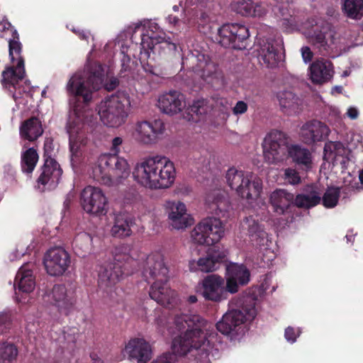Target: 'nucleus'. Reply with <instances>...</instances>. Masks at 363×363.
Segmentation results:
<instances>
[{"mask_svg":"<svg viewBox=\"0 0 363 363\" xmlns=\"http://www.w3.org/2000/svg\"><path fill=\"white\" fill-rule=\"evenodd\" d=\"M44 299L57 307L59 311L68 315L75 303L72 292H68L64 284H55L51 291L45 293Z\"/></svg>","mask_w":363,"mask_h":363,"instance_id":"nucleus-17","label":"nucleus"},{"mask_svg":"<svg viewBox=\"0 0 363 363\" xmlns=\"http://www.w3.org/2000/svg\"><path fill=\"white\" fill-rule=\"evenodd\" d=\"M133 175L140 185L151 189H167L174 182V163L160 155L149 157L136 164Z\"/></svg>","mask_w":363,"mask_h":363,"instance_id":"nucleus-2","label":"nucleus"},{"mask_svg":"<svg viewBox=\"0 0 363 363\" xmlns=\"http://www.w3.org/2000/svg\"><path fill=\"white\" fill-rule=\"evenodd\" d=\"M224 279L216 274L206 276L202 281V296L207 301L220 302L227 299L223 291Z\"/></svg>","mask_w":363,"mask_h":363,"instance_id":"nucleus-23","label":"nucleus"},{"mask_svg":"<svg viewBox=\"0 0 363 363\" xmlns=\"http://www.w3.org/2000/svg\"><path fill=\"white\" fill-rule=\"evenodd\" d=\"M158 106L165 113H177L186 106L184 96L177 91H170L160 96Z\"/></svg>","mask_w":363,"mask_h":363,"instance_id":"nucleus-27","label":"nucleus"},{"mask_svg":"<svg viewBox=\"0 0 363 363\" xmlns=\"http://www.w3.org/2000/svg\"><path fill=\"white\" fill-rule=\"evenodd\" d=\"M70 256L62 247H53L47 251L44 256L43 263L48 274L61 276L70 264Z\"/></svg>","mask_w":363,"mask_h":363,"instance_id":"nucleus-16","label":"nucleus"},{"mask_svg":"<svg viewBox=\"0 0 363 363\" xmlns=\"http://www.w3.org/2000/svg\"><path fill=\"white\" fill-rule=\"evenodd\" d=\"M320 201V194L315 187L312 186L309 192L306 194H298L295 196L294 203L297 208L309 209L318 205Z\"/></svg>","mask_w":363,"mask_h":363,"instance_id":"nucleus-37","label":"nucleus"},{"mask_svg":"<svg viewBox=\"0 0 363 363\" xmlns=\"http://www.w3.org/2000/svg\"><path fill=\"white\" fill-rule=\"evenodd\" d=\"M182 65L203 79L211 76L216 71V65L210 57L199 50L190 51L183 57Z\"/></svg>","mask_w":363,"mask_h":363,"instance_id":"nucleus-14","label":"nucleus"},{"mask_svg":"<svg viewBox=\"0 0 363 363\" xmlns=\"http://www.w3.org/2000/svg\"><path fill=\"white\" fill-rule=\"evenodd\" d=\"M169 218L172 221V227L177 230L185 228L193 223V218L186 213L185 204L182 202L172 204Z\"/></svg>","mask_w":363,"mask_h":363,"instance_id":"nucleus-32","label":"nucleus"},{"mask_svg":"<svg viewBox=\"0 0 363 363\" xmlns=\"http://www.w3.org/2000/svg\"><path fill=\"white\" fill-rule=\"evenodd\" d=\"M269 199L274 211L279 215H291L292 222L296 208L294 195L284 189H277L271 194Z\"/></svg>","mask_w":363,"mask_h":363,"instance_id":"nucleus-24","label":"nucleus"},{"mask_svg":"<svg viewBox=\"0 0 363 363\" xmlns=\"http://www.w3.org/2000/svg\"><path fill=\"white\" fill-rule=\"evenodd\" d=\"M27 265L22 266L18 271L15 280L14 288L16 294H29L32 292L35 286V277L33 271L27 268Z\"/></svg>","mask_w":363,"mask_h":363,"instance_id":"nucleus-30","label":"nucleus"},{"mask_svg":"<svg viewBox=\"0 0 363 363\" xmlns=\"http://www.w3.org/2000/svg\"><path fill=\"white\" fill-rule=\"evenodd\" d=\"M227 274L241 286L247 285L250 280V272L244 264H230L227 267Z\"/></svg>","mask_w":363,"mask_h":363,"instance_id":"nucleus-40","label":"nucleus"},{"mask_svg":"<svg viewBox=\"0 0 363 363\" xmlns=\"http://www.w3.org/2000/svg\"><path fill=\"white\" fill-rule=\"evenodd\" d=\"M225 255L223 252L208 253L206 257H201L195 262H190V267H194L196 264V269L203 272H210L216 270L221 262L225 260Z\"/></svg>","mask_w":363,"mask_h":363,"instance_id":"nucleus-34","label":"nucleus"},{"mask_svg":"<svg viewBox=\"0 0 363 363\" xmlns=\"http://www.w3.org/2000/svg\"><path fill=\"white\" fill-rule=\"evenodd\" d=\"M18 350L12 343H3L0 346V363H12L16 358Z\"/></svg>","mask_w":363,"mask_h":363,"instance_id":"nucleus-45","label":"nucleus"},{"mask_svg":"<svg viewBox=\"0 0 363 363\" xmlns=\"http://www.w3.org/2000/svg\"><path fill=\"white\" fill-rule=\"evenodd\" d=\"M233 308L223 315L216 323L217 330L223 335H229L246 321H252L257 315L255 300L250 296L243 297Z\"/></svg>","mask_w":363,"mask_h":363,"instance_id":"nucleus-6","label":"nucleus"},{"mask_svg":"<svg viewBox=\"0 0 363 363\" xmlns=\"http://www.w3.org/2000/svg\"><path fill=\"white\" fill-rule=\"evenodd\" d=\"M258 59L262 65L268 68L276 67L281 60V55L277 45L267 40L259 50Z\"/></svg>","mask_w":363,"mask_h":363,"instance_id":"nucleus-31","label":"nucleus"},{"mask_svg":"<svg viewBox=\"0 0 363 363\" xmlns=\"http://www.w3.org/2000/svg\"><path fill=\"white\" fill-rule=\"evenodd\" d=\"M150 297L160 305L174 308L178 303V296L176 291L172 289L168 281H154L150 288Z\"/></svg>","mask_w":363,"mask_h":363,"instance_id":"nucleus-20","label":"nucleus"},{"mask_svg":"<svg viewBox=\"0 0 363 363\" xmlns=\"http://www.w3.org/2000/svg\"><path fill=\"white\" fill-rule=\"evenodd\" d=\"M280 106L287 114L296 113L298 109V97L291 91H284L278 94Z\"/></svg>","mask_w":363,"mask_h":363,"instance_id":"nucleus-39","label":"nucleus"},{"mask_svg":"<svg viewBox=\"0 0 363 363\" xmlns=\"http://www.w3.org/2000/svg\"><path fill=\"white\" fill-rule=\"evenodd\" d=\"M92 238L86 233H78L73 240L72 247L74 253L82 257H84L91 250Z\"/></svg>","mask_w":363,"mask_h":363,"instance_id":"nucleus-38","label":"nucleus"},{"mask_svg":"<svg viewBox=\"0 0 363 363\" xmlns=\"http://www.w3.org/2000/svg\"><path fill=\"white\" fill-rule=\"evenodd\" d=\"M204 104L205 101L203 100H198L194 101L192 105L189 106L186 111L189 116L188 120L196 121L194 118V116H199L204 115L207 111V108L205 107Z\"/></svg>","mask_w":363,"mask_h":363,"instance_id":"nucleus-47","label":"nucleus"},{"mask_svg":"<svg viewBox=\"0 0 363 363\" xmlns=\"http://www.w3.org/2000/svg\"><path fill=\"white\" fill-rule=\"evenodd\" d=\"M284 178L288 183L292 185H296L301 182V177L298 172L292 168L284 169Z\"/></svg>","mask_w":363,"mask_h":363,"instance_id":"nucleus-50","label":"nucleus"},{"mask_svg":"<svg viewBox=\"0 0 363 363\" xmlns=\"http://www.w3.org/2000/svg\"><path fill=\"white\" fill-rule=\"evenodd\" d=\"M38 154L33 147H30L21 154V167L23 172L31 174L38 161Z\"/></svg>","mask_w":363,"mask_h":363,"instance_id":"nucleus-41","label":"nucleus"},{"mask_svg":"<svg viewBox=\"0 0 363 363\" xmlns=\"http://www.w3.org/2000/svg\"><path fill=\"white\" fill-rule=\"evenodd\" d=\"M147 33L141 35L140 60L145 72L153 74L154 67L148 62L146 65L143 62L145 59L150 57V51L156 49L157 46L159 49H167L169 53L174 54L177 50V45L168 40H160V38L152 31L150 34L148 31Z\"/></svg>","mask_w":363,"mask_h":363,"instance_id":"nucleus-13","label":"nucleus"},{"mask_svg":"<svg viewBox=\"0 0 363 363\" xmlns=\"http://www.w3.org/2000/svg\"><path fill=\"white\" fill-rule=\"evenodd\" d=\"M175 356L172 353H164L153 360L151 363H174Z\"/></svg>","mask_w":363,"mask_h":363,"instance_id":"nucleus-53","label":"nucleus"},{"mask_svg":"<svg viewBox=\"0 0 363 363\" xmlns=\"http://www.w3.org/2000/svg\"><path fill=\"white\" fill-rule=\"evenodd\" d=\"M67 130L68 133L69 134L70 137L73 135V133L75 132L74 129L71 127V124L69 123L67 125Z\"/></svg>","mask_w":363,"mask_h":363,"instance_id":"nucleus-64","label":"nucleus"},{"mask_svg":"<svg viewBox=\"0 0 363 363\" xmlns=\"http://www.w3.org/2000/svg\"><path fill=\"white\" fill-rule=\"evenodd\" d=\"M9 57L13 63L17 60L16 67H9L2 72V84L9 89L11 92L16 91L18 83L25 76L24 60L20 55L21 52V43L16 40H10L9 42Z\"/></svg>","mask_w":363,"mask_h":363,"instance_id":"nucleus-11","label":"nucleus"},{"mask_svg":"<svg viewBox=\"0 0 363 363\" xmlns=\"http://www.w3.org/2000/svg\"><path fill=\"white\" fill-rule=\"evenodd\" d=\"M209 208L212 213L218 216H224V213L228 212L230 208V203L226 198L218 194L209 204Z\"/></svg>","mask_w":363,"mask_h":363,"instance_id":"nucleus-44","label":"nucleus"},{"mask_svg":"<svg viewBox=\"0 0 363 363\" xmlns=\"http://www.w3.org/2000/svg\"><path fill=\"white\" fill-rule=\"evenodd\" d=\"M81 205L88 213L105 214L107 199L100 188L87 186L81 193Z\"/></svg>","mask_w":363,"mask_h":363,"instance_id":"nucleus-15","label":"nucleus"},{"mask_svg":"<svg viewBox=\"0 0 363 363\" xmlns=\"http://www.w3.org/2000/svg\"><path fill=\"white\" fill-rule=\"evenodd\" d=\"M72 31L77 35L81 40H88L89 38V33L84 30L73 28Z\"/></svg>","mask_w":363,"mask_h":363,"instance_id":"nucleus-58","label":"nucleus"},{"mask_svg":"<svg viewBox=\"0 0 363 363\" xmlns=\"http://www.w3.org/2000/svg\"><path fill=\"white\" fill-rule=\"evenodd\" d=\"M125 352L130 359H136L138 363H147L152 358V348L143 338H133L125 345Z\"/></svg>","mask_w":363,"mask_h":363,"instance_id":"nucleus-26","label":"nucleus"},{"mask_svg":"<svg viewBox=\"0 0 363 363\" xmlns=\"http://www.w3.org/2000/svg\"><path fill=\"white\" fill-rule=\"evenodd\" d=\"M343 10L347 17L359 19L363 16V0H345Z\"/></svg>","mask_w":363,"mask_h":363,"instance_id":"nucleus-42","label":"nucleus"},{"mask_svg":"<svg viewBox=\"0 0 363 363\" xmlns=\"http://www.w3.org/2000/svg\"><path fill=\"white\" fill-rule=\"evenodd\" d=\"M247 110V105L245 102L242 101H239L236 103L235 107L233 108V113L236 115L242 114L245 113Z\"/></svg>","mask_w":363,"mask_h":363,"instance_id":"nucleus-55","label":"nucleus"},{"mask_svg":"<svg viewBox=\"0 0 363 363\" xmlns=\"http://www.w3.org/2000/svg\"><path fill=\"white\" fill-rule=\"evenodd\" d=\"M62 174V169L59 163L52 157L45 159L40 168V174L37 179L38 184L48 186V189H55L60 182Z\"/></svg>","mask_w":363,"mask_h":363,"instance_id":"nucleus-22","label":"nucleus"},{"mask_svg":"<svg viewBox=\"0 0 363 363\" xmlns=\"http://www.w3.org/2000/svg\"><path fill=\"white\" fill-rule=\"evenodd\" d=\"M74 111L78 118L84 116V114H83L84 111H82V110L79 104H75V106L74 107Z\"/></svg>","mask_w":363,"mask_h":363,"instance_id":"nucleus-61","label":"nucleus"},{"mask_svg":"<svg viewBox=\"0 0 363 363\" xmlns=\"http://www.w3.org/2000/svg\"><path fill=\"white\" fill-rule=\"evenodd\" d=\"M11 326V315L8 313H0V333H4Z\"/></svg>","mask_w":363,"mask_h":363,"instance_id":"nucleus-51","label":"nucleus"},{"mask_svg":"<svg viewBox=\"0 0 363 363\" xmlns=\"http://www.w3.org/2000/svg\"><path fill=\"white\" fill-rule=\"evenodd\" d=\"M350 150L339 141H328L323 149V160L332 163L333 166H340L342 170L347 169L350 162Z\"/></svg>","mask_w":363,"mask_h":363,"instance_id":"nucleus-21","label":"nucleus"},{"mask_svg":"<svg viewBox=\"0 0 363 363\" xmlns=\"http://www.w3.org/2000/svg\"><path fill=\"white\" fill-rule=\"evenodd\" d=\"M301 55L305 62H308L312 60L313 53L309 47L305 46L301 48Z\"/></svg>","mask_w":363,"mask_h":363,"instance_id":"nucleus-56","label":"nucleus"},{"mask_svg":"<svg viewBox=\"0 0 363 363\" xmlns=\"http://www.w3.org/2000/svg\"><path fill=\"white\" fill-rule=\"evenodd\" d=\"M249 36V30L246 26L238 23H228L218 29L217 40L224 48L244 50L247 46Z\"/></svg>","mask_w":363,"mask_h":363,"instance_id":"nucleus-12","label":"nucleus"},{"mask_svg":"<svg viewBox=\"0 0 363 363\" xmlns=\"http://www.w3.org/2000/svg\"><path fill=\"white\" fill-rule=\"evenodd\" d=\"M130 104L128 96L118 93L106 98L99 105V115L102 122L110 127H118L125 123L128 116L126 108Z\"/></svg>","mask_w":363,"mask_h":363,"instance_id":"nucleus-8","label":"nucleus"},{"mask_svg":"<svg viewBox=\"0 0 363 363\" xmlns=\"http://www.w3.org/2000/svg\"><path fill=\"white\" fill-rule=\"evenodd\" d=\"M130 246L128 244L116 245L113 252V259L101 266L99 272V286L107 293L119 282L123 275L128 274L127 266L135 261L130 255Z\"/></svg>","mask_w":363,"mask_h":363,"instance_id":"nucleus-5","label":"nucleus"},{"mask_svg":"<svg viewBox=\"0 0 363 363\" xmlns=\"http://www.w3.org/2000/svg\"><path fill=\"white\" fill-rule=\"evenodd\" d=\"M242 228L247 229L250 237L263 238L265 232L261 228L259 223L252 216L245 218L242 223Z\"/></svg>","mask_w":363,"mask_h":363,"instance_id":"nucleus-46","label":"nucleus"},{"mask_svg":"<svg viewBox=\"0 0 363 363\" xmlns=\"http://www.w3.org/2000/svg\"><path fill=\"white\" fill-rule=\"evenodd\" d=\"M230 7L234 12L245 17H262L267 13L266 9L253 0H234Z\"/></svg>","mask_w":363,"mask_h":363,"instance_id":"nucleus-28","label":"nucleus"},{"mask_svg":"<svg viewBox=\"0 0 363 363\" xmlns=\"http://www.w3.org/2000/svg\"><path fill=\"white\" fill-rule=\"evenodd\" d=\"M174 328H168L169 333H181L178 338H174L172 348L179 355H186L193 349L198 350L206 341L203 332L206 320L197 314L177 313L174 316Z\"/></svg>","mask_w":363,"mask_h":363,"instance_id":"nucleus-1","label":"nucleus"},{"mask_svg":"<svg viewBox=\"0 0 363 363\" xmlns=\"http://www.w3.org/2000/svg\"><path fill=\"white\" fill-rule=\"evenodd\" d=\"M311 43L319 50L320 52L328 51V44L325 38V33L315 31L310 38Z\"/></svg>","mask_w":363,"mask_h":363,"instance_id":"nucleus-48","label":"nucleus"},{"mask_svg":"<svg viewBox=\"0 0 363 363\" xmlns=\"http://www.w3.org/2000/svg\"><path fill=\"white\" fill-rule=\"evenodd\" d=\"M134 220L126 213L116 214L114 218V223L111 228L112 236L118 238H124L131 235V227L134 224Z\"/></svg>","mask_w":363,"mask_h":363,"instance_id":"nucleus-33","label":"nucleus"},{"mask_svg":"<svg viewBox=\"0 0 363 363\" xmlns=\"http://www.w3.org/2000/svg\"><path fill=\"white\" fill-rule=\"evenodd\" d=\"M241 285L238 284V282L228 275L226 278V283L223 284V291L225 293V296L228 298L229 294H234L239 291V287Z\"/></svg>","mask_w":363,"mask_h":363,"instance_id":"nucleus-49","label":"nucleus"},{"mask_svg":"<svg viewBox=\"0 0 363 363\" xmlns=\"http://www.w3.org/2000/svg\"><path fill=\"white\" fill-rule=\"evenodd\" d=\"M289 157L303 170L307 171L312 168V154L307 148L299 145H291Z\"/></svg>","mask_w":363,"mask_h":363,"instance_id":"nucleus-36","label":"nucleus"},{"mask_svg":"<svg viewBox=\"0 0 363 363\" xmlns=\"http://www.w3.org/2000/svg\"><path fill=\"white\" fill-rule=\"evenodd\" d=\"M329 128L318 121H311L305 123L301 128V137L304 143L308 145L322 141L328 137Z\"/></svg>","mask_w":363,"mask_h":363,"instance_id":"nucleus-25","label":"nucleus"},{"mask_svg":"<svg viewBox=\"0 0 363 363\" xmlns=\"http://www.w3.org/2000/svg\"><path fill=\"white\" fill-rule=\"evenodd\" d=\"M123 143L121 137H116L112 140L111 151L113 154H102L97 160L92 169V177L96 182L111 186L113 181L119 182L127 178L130 173V168L126 160L118 155L120 146Z\"/></svg>","mask_w":363,"mask_h":363,"instance_id":"nucleus-3","label":"nucleus"},{"mask_svg":"<svg viewBox=\"0 0 363 363\" xmlns=\"http://www.w3.org/2000/svg\"><path fill=\"white\" fill-rule=\"evenodd\" d=\"M90 357L91 359L92 363H104L103 360L99 358L97 354L95 353H91L90 354Z\"/></svg>","mask_w":363,"mask_h":363,"instance_id":"nucleus-62","label":"nucleus"},{"mask_svg":"<svg viewBox=\"0 0 363 363\" xmlns=\"http://www.w3.org/2000/svg\"><path fill=\"white\" fill-rule=\"evenodd\" d=\"M43 133L41 121L35 116L23 121L20 127L21 137L30 142L36 140Z\"/></svg>","mask_w":363,"mask_h":363,"instance_id":"nucleus-35","label":"nucleus"},{"mask_svg":"<svg viewBox=\"0 0 363 363\" xmlns=\"http://www.w3.org/2000/svg\"><path fill=\"white\" fill-rule=\"evenodd\" d=\"M104 79V69L99 62L90 63L83 74L77 72L72 76L67 84V92L78 101L82 99L84 106L92 99V94L99 90Z\"/></svg>","mask_w":363,"mask_h":363,"instance_id":"nucleus-4","label":"nucleus"},{"mask_svg":"<svg viewBox=\"0 0 363 363\" xmlns=\"http://www.w3.org/2000/svg\"><path fill=\"white\" fill-rule=\"evenodd\" d=\"M263 155L269 164L282 162L289 157V138L282 131L272 130L264 138Z\"/></svg>","mask_w":363,"mask_h":363,"instance_id":"nucleus-9","label":"nucleus"},{"mask_svg":"<svg viewBox=\"0 0 363 363\" xmlns=\"http://www.w3.org/2000/svg\"><path fill=\"white\" fill-rule=\"evenodd\" d=\"M198 301L196 296L191 295L188 297V301L190 303H195Z\"/></svg>","mask_w":363,"mask_h":363,"instance_id":"nucleus-63","label":"nucleus"},{"mask_svg":"<svg viewBox=\"0 0 363 363\" xmlns=\"http://www.w3.org/2000/svg\"><path fill=\"white\" fill-rule=\"evenodd\" d=\"M164 130V124L162 120H155L152 122L143 121L137 123L134 135L139 142L150 145L155 143Z\"/></svg>","mask_w":363,"mask_h":363,"instance_id":"nucleus-18","label":"nucleus"},{"mask_svg":"<svg viewBox=\"0 0 363 363\" xmlns=\"http://www.w3.org/2000/svg\"><path fill=\"white\" fill-rule=\"evenodd\" d=\"M284 336L288 341L294 342L296 340L295 330L292 327H288L285 330Z\"/></svg>","mask_w":363,"mask_h":363,"instance_id":"nucleus-57","label":"nucleus"},{"mask_svg":"<svg viewBox=\"0 0 363 363\" xmlns=\"http://www.w3.org/2000/svg\"><path fill=\"white\" fill-rule=\"evenodd\" d=\"M53 151V140L52 138H47L44 143V158L52 157Z\"/></svg>","mask_w":363,"mask_h":363,"instance_id":"nucleus-54","label":"nucleus"},{"mask_svg":"<svg viewBox=\"0 0 363 363\" xmlns=\"http://www.w3.org/2000/svg\"><path fill=\"white\" fill-rule=\"evenodd\" d=\"M340 196V189L339 187H328L321 197V201L325 208H334L337 206Z\"/></svg>","mask_w":363,"mask_h":363,"instance_id":"nucleus-43","label":"nucleus"},{"mask_svg":"<svg viewBox=\"0 0 363 363\" xmlns=\"http://www.w3.org/2000/svg\"><path fill=\"white\" fill-rule=\"evenodd\" d=\"M121 62V69L119 74L121 77H128L131 69L130 66V58L128 55H124Z\"/></svg>","mask_w":363,"mask_h":363,"instance_id":"nucleus-52","label":"nucleus"},{"mask_svg":"<svg viewBox=\"0 0 363 363\" xmlns=\"http://www.w3.org/2000/svg\"><path fill=\"white\" fill-rule=\"evenodd\" d=\"M118 85V81L116 79L110 80V82L106 84V89L108 91L113 90Z\"/></svg>","mask_w":363,"mask_h":363,"instance_id":"nucleus-60","label":"nucleus"},{"mask_svg":"<svg viewBox=\"0 0 363 363\" xmlns=\"http://www.w3.org/2000/svg\"><path fill=\"white\" fill-rule=\"evenodd\" d=\"M168 268L160 254H152L147 257L142 272L146 281H168Z\"/></svg>","mask_w":363,"mask_h":363,"instance_id":"nucleus-19","label":"nucleus"},{"mask_svg":"<svg viewBox=\"0 0 363 363\" xmlns=\"http://www.w3.org/2000/svg\"><path fill=\"white\" fill-rule=\"evenodd\" d=\"M347 114L351 119H356L358 117L359 112L356 108L350 107L348 108Z\"/></svg>","mask_w":363,"mask_h":363,"instance_id":"nucleus-59","label":"nucleus"},{"mask_svg":"<svg viewBox=\"0 0 363 363\" xmlns=\"http://www.w3.org/2000/svg\"><path fill=\"white\" fill-rule=\"evenodd\" d=\"M225 178L228 186L235 189L238 196L248 201L256 200L262 190L260 178L252 173L245 174L235 167L228 170Z\"/></svg>","mask_w":363,"mask_h":363,"instance_id":"nucleus-7","label":"nucleus"},{"mask_svg":"<svg viewBox=\"0 0 363 363\" xmlns=\"http://www.w3.org/2000/svg\"><path fill=\"white\" fill-rule=\"evenodd\" d=\"M224 235V227L219 218L209 217L200 221L191 232L194 243L211 246L218 242Z\"/></svg>","mask_w":363,"mask_h":363,"instance_id":"nucleus-10","label":"nucleus"},{"mask_svg":"<svg viewBox=\"0 0 363 363\" xmlns=\"http://www.w3.org/2000/svg\"><path fill=\"white\" fill-rule=\"evenodd\" d=\"M311 79L315 84H323L333 77V64L330 61L320 59L310 66Z\"/></svg>","mask_w":363,"mask_h":363,"instance_id":"nucleus-29","label":"nucleus"}]
</instances>
